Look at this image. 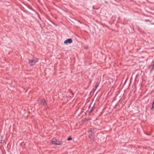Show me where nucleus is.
Wrapping results in <instances>:
<instances>
[{"label":"nucleus","mask_w":154,"mask_h":154,"mask_svg":"<svg viewBox=\"0 0 154 154\" xmlns=\"http://www.w3.org/2000/svg\"><path fill=\"white\" fill-rule=\"evenodd\" d=\"M51 142L53 144L57 145H61L62 143L61 140H56L55 138L52 139Z\"/></svg>","instance_id":"obj_1"},{"label":"nucleus","mask_w":154,"mask_h":154,"mask_svg":"<svg viewBox=\"0 0 154 154\" xmlns=\"http://www.w3.org/2000/svg\"><path fill=\"white\" fill-rule=\"evenodd\" d=\"M38 59L37 58H35L32 59L30 60H29V63L31 66H32L34 65L35 63L37 62Z\"/></svg>","instance_id":"obj_2"},{"label":"nucleus","mask_w":154,"mask_h":154,"mask_svg":"<svg viewBox=\"0 0 154 154\" xmlns=\"http://www.w3.org/2000/svg\"><path fill=\"white\" fill-rule=\"evenodd\" d=\"M72 42V40L71 38H69L65 41L64 42V44H67V43H71Z\"/></svg>","instance_id":"obj_3"},{"label":"nucleus","mask_w":154,"mask_h":154,"mask_svg":"<svg viewBox=\"0 0 154 154\" xmlns=\"http://www.w3.org/2000/svg\"><path fill=\"white\" fill-rule=\"evenodd\" d=\"M89 137L90 138L92 139L93 138L94 136V132H90L89 133Z\"/></svg>","instance_id":"obj_4"},{"label":"nucleus","mask_w":154,"mask_h":154,"mask_svg":"<svg viewBox=\"0 0 154 154\" xmlns=\"http://www.w3.org/2000/svg\"><path fill=\"white\" fill-rule=\"evenodd\" d=\"M149 68L151 70L154 69V62H153L151 65L149 66Z\"/></svg>","instance_id":"obj_5"},{"label":"nucleus","mask_w":154,"mask_h":154,"mask_svg":"<svg viewBox=\"0 0 154 154\" xmlns=\"http://www.w3.org/2000/svg\"><path fill=\"white\" fill-rule=\"evenodd\" d=\"M94 131V128H91L89 130L88 132V133H90V132H93Z\"/></svg>","instance_id":"obj_6"},{"label":"nucleus","mask_w":154,"mask_h":154,"mask_svg":"<svg viewBox=\"0 0 154 154\" xmlns=\"http://www.w3.org/2000/svg\"><path fill=\"white\" fill-rule=\"evenodd\" d=\"M154 108V100L153 101L152 105V107L151 108L152 109H153Z\"/></svg>","instance_id":"obj_7"},{"label":"nucleus","mask_w":154,"mask_h":154,"mask_svg":"<svg viewBox=\"0 0 154 154\" xmlns=\"http://www.w3.org/2000/svg\"><path fill=\"white\" fill-rule=\"evenodd\" d=\"M72 139V138L71 137H70L67 138V140H71Z\"/></svg>","instance_id":"obj_8"},{"label":"nucleus","mask_w":154,"mask_h":154,"mask_svg":"<svg viewBox=\"0 0 154 154\" xmlns=\"http://www.w3.org/2000/svg\"><path fill=\"white\" fill-rule=\"evenodd\" d=\"M98 85H99V84H98V83H97L96 85H95V88H97L98 86Z\"/></svg>","instance_id":"obj_9"},{"label":"nucleus","mask_w":154,"mask_h":154,"mask_svg":"<svg viewBox=\"0 0 154 154\" xmlns=\"http://www.w3.org/2000/svg\"><path fill=\"white\" fill-rule=\"evenodd\" d=\"M45 102V101H43V102H42V103H44Z\"/></svg>","instance_id":"obj_10"},{"label":"nucleus","mask_w":154,"mask_h":154,"mask_svg":"<svg viewBox=\"0 0 154 154\" xmlns=\"http://www.w3.org/2000/svg\"><path fill=\"white\" fill-rule=\"evenodd\" d=\"M149 20H146V21H148Z\"/></svg>","instance_id":"obj_11"}]
</instances>
